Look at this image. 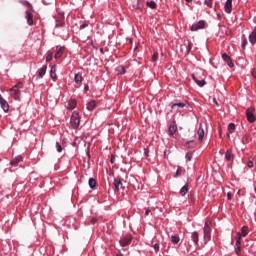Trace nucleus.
I'll return each mask as SVG.
<instances>
[{
  "label": "nucleus",
  "instance_id": "nucleus-1",
  "mask_svg": "<svg viewBox=\"0 0 256 256\" xmlns=\"http://www.w3.org/2000/svg\"><path fill=\"white\" fill-rule=\"evenodd\" d=\"M21 89H23V82H18L10 89L11 96L15 101H21Z\"/></svg>",
  "mask_w": 256,
  "mask_h": 256
},
{
  "label": "nucleus",
  "instance_id": "nucleus-2",
  "mask_svg": "<svg viewBox=\"0 0 256 256\" xmlns=\"http://www.w3.org/2000/svg\"><path fill=\"white\" fill-rule=\"evenodd\" d=\"M70 124L72 129H79V125H81V118L79 117L78 112H73L70 118Z\"/></svg>",
  "mask_w": 256,
  "mask_h": 256
},
{
  "label": "nucleus",
  "instance_id": "nucleus-3",
  "mask_svg": "<svg viewBox=\"0 0 256 256\" xmlns=\"http://www.w3.org/2000/svg\"><path fill=\"white\" fill-rule=\"evenodd\" d=\"M132 242L133 235L131 234H126L119 240V244L121 247H129V245H131Z\"/></svg>",
  "mask_w": 256,
  "mask_h": 256
},
{
  "label": "nucleus",
  "instance_id": "nucleus-4",
  "mask_svg": "<svg viewBox=\"0 0 256 256\" xmlns=\"http://www.w3.org/2000/svg\"><path fill=\"white\" fill-rule=\"evenodd\" d=\"M203 233L204 245H207L211 241V227H209V224L205 223Z\"/></svg>",
  "mask_w": 256,
  "mask_h": 256
},
{
  "label": "nucleus",
  "instance_id": "nucleus-5",
  "mask_svg": "<svg viewBox=\"0 0 256 256\" xmlns=\"http://www.w3.org/2000/svg\"><path fill=\"white\" fill-rule=\"evenodd\" d=\"M145 0H131V6L134 9H138L141 11L144 7Z\"/></svg>",
  "mask_w": 256,
  "mask_h": 256
},
{
  "label": "nucleus",
  "instance_id": "nucleus-6",
  "mask_svg": "<svg viewBox=\"0 0 256 256\" xmlns=\"http://www.w3.org/2000/svg\"><path fill=\"white\" fill-rule=\"evenodd\" d=\"M33 11L35 10H26L25 11V18H26V21H27V25H29L30 27H32L33 25Z\"/></svg>",
  "mask_w": 256,
  "mask_h": 256
},
{
  "label": "nucleus",
  "instance_id": "nucleus-7",
  "mask_svg": "<svg viewBox=\"0 0 256 256\" xmlns=\"http://www.w3.org/2000/svg\"><path fill=\"white\" fill-rule=\"evenodd\" d=\"M199 29H205V20H200L197 24H193L190 31H199Z\"/></svg>",
  "mask_w": 256,
  "mask_h": 256
},
{
  "label": "nucleus",
  "instance_id": "nucleus-8",
  "mask_svg": "<svg viewBox=\"0 0 256 256\" xmlns=\"http://www.w3.org/2000/svg\"><path fill=\"white\" fill-rule=\"evenodd\" d=\"M246 117H247L248 123H255L256 117H255V114H253V109L248 108L246 110Z\"/></svg>",
  "mask_w": 256,
  "mask_h": 256
},
{
  "label": "nucleus",
  "instance_id": "nucleus-9",
  "mask_svg": "<svg viewBox=\"0 0 256 256\" xmlns=\"http://www.w3.org/2000/svg\"><path fill=\"white\" fill-rule=\"evenodd\" d=\"M224 11L228 15H231V13L233 11V0H226V3L224 5Z\"/></svg>",
  "mask_w": 256,
  "mask_h": 256
},
{
  "label": "nucleus",
  "instance_id": "nucleus-10",
  "mask_svg": "<svg viewBox=\"0 0 256 256\" xmlns=\"http://www.w3.org/2000/svg\"><path fill=\"white\" fill-rule=\"evenodd\" d=\"M63 53H65V46H56L54 59H61V57H63Z\"/></svg>",
  "mask_w": 256,
  "mask_h": 256
},
{
  "label": "nucleus",
  "instance_id": "nucleus-11",
  "mask_svg": "<svg viewBox=\"0 0 256 256\" xmlns=\"http://www.w3.org/2000/svg\"><path fill=\"white\" fill-rule=\"evenodd\" d=\"M197 135H198V141H200V143H203V139L205 138V129H203V124H199Z\"/></svg>",
  "mask_w": 256,
  "mask_h": 256
},
{
  "label": "nucleus",
  "instance_id": "nucleus-12",
  "mask_svg": "<svg viewBox=\"0 0 256 256\" xmlns=\"http://www.w3.org/2000/svg\"><path fill=\"white\" fill-rule=\"evenodd\" d=\"M222 59L227 63L228 67L233 68L235 67V64H233V60L231 59V56H229L227 53L222 54Z\"/></svg>",
  "mask_w": 256,
  "mask_h": 256
},
{
  "label": "nucleus",
  "instance_id": "nucleus-13",
  "mask_svg": "<svg viewBox=\"0 0 256 256\" xmlns=\"http://www.w3.org/2000/svg\"><path fill=\"white\" fill-rule=\"evenodd\" d=\"M0 107L3 109L4 113L9 112V103L0 94Z\"/></svg>",
  "mask_w": 256,
  "mask_h": 256
},
{
  "label": "nucleus",
  "instance_id": "nucleus-14",
  "mask_svg": "<svg viewBox=\"0 0 256 256\" xmlns=\"http://www.w3.org/2000/svg\"><path fill=\"white\" fill-rule=\"evenodd\" d=\"M175 133H177V123L175 121H173L169 125L168 135H170V137H173V135H175Z\"/></svg>",
  "mask_w": 256,
  "mask_h": 256
},
{
  "label": "nucleus",
  "instance_id": "nucleus-15",
  "mask_svg": "<svg viewBox=\"0 0 256 256\" xmlns=\"http://www.w3.org/2000/svg\"><path fill=\"white\" fill-rule=\"evenodd\" d=\"M120 189H125V187H123V182L121 181V179L119 177H116L114 178V190L120 191Z\"/></svg>",
  "mask_w": 256,
  "mask_h": 256
},
{
  "label": "nucleus",
  "instance_id": "nucleus-16",
  "mask_svg": "<svg viewBox=\"0 0 256 256\" xmlns=\"http://www.w3.org/2000/svg\"><path fill=\"white\" fill-rule=\"evenodd\" d=\"M192 79L198 87H205V85H207V82L203 79L199 80V77H197L196 74H192Z\"/></svg>",
  "mask_w": 256,
  "mask_h": 256
},
{
  "label": "nucleus",
  "instance_id": "nucleus-17",
  "mask_svg": "<svg viewBox=\"0 0 256 256\" xmlns=\"http://www.w3.org/2000/svg\"><path fill=\"white\" fill-rule=\"evenodd\" d=\"M23 161V156L21 155H18L16 156L15 158H13L11 161H10V165L12 167H17V165H19V163H21Z\"/></svg>",
  "mask_w": 256,
  "mask_h": 256
},
{
  "label": "nucleus",
  "instance_id": "nucleus-18",
  "mask_svg": "<svg viewBox=\"0 0 256 256\" xmlns=\"http://www.w3.org/2000/svg\"><path fill=\"white\" fill-rule=\"evenodd\" d=\"M45 73H47V65H43L36 76V79H43L45 77Z\"/></svg>",
  "mask_w": 256,
  "mask_h": 256
},
{
  "label": "nucleus",
  "instance_id": "nucleus-19",
  "mask_svg": "<svg viewBox=\"0 0 256 256\" xmlns=\"http://www.w3.org/2000/svg\"><path fill=\"white\" fill-rule=\"evenodd\" d=\"M225 159L226 161H230V162L235 161V154H233L232 150H227L225 152Z\"/></svg>",
  "mask_w": 256,
  "mask_h": 256
},
{
  "label": "nucleus",
  "instance_id": "nucleus-20",
  "mask_svg": "<svg viewBox=\"0 0 256 256\" xmlns=\"http://www.w3.org/2000/svg\"><path fill=\"white\" fill-rule=\"evenodd\" d=\"M235 253L236 255H240L241 253V236L237 237L236 244H235Z\"/></svg>",
  "mask_w": 256,
  "mask_h": 256
},
{
  "label": "nucleus",
  "instance_id": "nucleus-21",
  "mask_svg": "<svg viewBox=\"0 0 256 256\" xmlns=\"http://www.w3.org/2000/svg\"><path fill=\"white\" fill-rule=\"evenodd\" d=\"M50 77L53 81H57V66L53 65L50 69Z\"/></svg>",
  "mask_w": 256,
  "mask_h": 256
},
{
  "label": "nucleus",
  "instance_id": "nucleus-22",
  "mask_svg": "<svg viewBox=\"0 0 256 256\" xmlns=\"http://www.w3.org/2000/svg\"><path fill=\"white\" fill-rule=\"evenodd\" d=\"M191 240L193 241L194 245H199V232L197 231L192 232Z\"/></svg>",
  "mask_w": 256,
  "mask_h": 256
},
{
  "label": "nucleus",
  "instance_id": "nucleus-23",
  "mask_svg": "<svg viewBox=\"0 0 256 256\" xmlns=\"http://www.w3.org/2000/svg\"><path fill=\"white\" fill-rule=\"evenodd\" d=\"M74 81L76 85H81L83 83V75L81 73L75 74Z\"/></svg>",
  "mask_w": 256,
  "mask_h": 256
},
{
  "label": "nucleus",
  "instance_id": "nucleus-24",
  "mask_svg": "<svg viewBox=\"0 0 256 256\" xmlns=\"http://www.w3.org/2000/svg\"><path fill=\"white\" fill-rule=\"evenodd\" d=\"M249 41L252 45H255V43H256V27L253 29V31L249 35Z\"/></svg>",
  "mask_w": 256,
  "mask_h": 256
},
{
  "label": "nucleus",
  "instance_id": "nucleus-25",
  "mask_svg": "<svg viewBox=\"0 0 256 256\" xmlns=\"http://www.w3.org/2000/svg\"><path fill=\"white\" fill-rule=\"evenodd\" d=\"M77 107V100L72 99L68 102L67 109H70V111H73Z\"/></svg>",
  "mask_w": 256,
  "mask_h": 256
},
{
  "label": "nucleus",
  "instance_id": "nucleus-26",
  "mask_svg": "<svg viewBox=\"0 0 256 256\" xmlns=\"http://www.w3.org/2000/svg\"><path fill=\"white\" fill-rule=\"evenodd\" d=\"M96 107H97V102H96L95 100H91V101L87 104V110H88V111H93Z\"/></svg>",
  "mask_w": 256,
  "mask_h": 256
},
{
  "label": "nucleus",
  "instance_id": "nucleus-27",
  "mask_svg": "<svg viewBox=\"0 0 256 256\" xmlns=\"http://www.w3.org/2000/svg\"><path fill=\"white\" fill-rule=\"evenodd\" d=\"M189 193V184L186 183L181 189H180V195L182 197H185V194Z\"/></svg>",
  "mask_w": 256,
  "mask_h": 256
},
{
  "label": "nucleus",
  "instance_id": "nucleus-28",
  "mask_svg": "<svg viewBox=\"0 0 256 256\" xmlns=\"http://www.w3.org/2000/svg\"><path fill=\"white\" fill-rule=\"evenodd\" d=\"M185 147L187 149H195V147H197V143H195L193 140H190L186 142Z\"/></svg>",
  "mask_w": 256,
  "mask_h": 256
},
{
  "label": "nucleus",
  "instance_id": "nucleus-29",
  "mask_svg": "<svg viewBox=\"0 0 256 256\" xmlns=\"http://www.w3.org/2000/svg\"><path fill=\"white\" fill-rule=\"evenodd\" d=\"M88 185L90 189H95V187H97V180H95L94 178H90L88 180Z\"/></svg>",
  "mask_w": 256,
  "mask_h": 256
},
{
  "label": "nucleus",
  "instance_id": "nucleus-30",
  "mask_svg": "<svg viewBox=\"0 0 256 256\" xmlns=\"http://www.w3.org/2000/svg\"><path fill=\"white\" fill-rule=\"evenodd\" d=\"M21 5H25V7H28V10L33 11V5L29 3L27 0H20Z\"/></svg>",
  "mask_w": 256,
  "mask_h": 256
},
{
  "label": "nucleus",
  "instance_id": "nucleus-31",
  "mask_svg": "<svg viewBox=\"0 0 256 256\" xmlns=\"http://www.w3.org/2000/svg\"><path fill=\"white\" fill-rule=\"evenodd\" d=\"M55 27H65V18L57 19Z\"/></svg>",
  "mask_w": 256,
  "mask_h": 256
},
{
  "label": "nucleus",
  "instance_id": "nucleus-32",
  "mask_svg": "<svg viewBox=\"0 0 256 256\" xmlns=\"http://www.w3.org/2000/svg\"><path fill=\"white\" fill-rule=\"evenodd\" d=\"M179 241H181V238H179V235L171 236V243H173V245H177L179 243Z\"/></svg>",
  "mask_w": 256,
  "mask_h": 256
},
{
  "label": "nucleus",
  "instance_id": "nucleus-33",
  "mask_svg": "<svg viewBox=\"0 0 256 256\" xmlns=\"http://www.w3.org/2000/svg\"><path fill=\"white\" fill-rule=\"evenodd\" d=\"M242 237H247L249 235V227L243 226L241 229Z\"/></svg>",
  "mask_w": 256,
  "mask_h": 256
},
{
  "label": "nucleus",
  "instance_id": "nucleus-34",
  "mask_svg": "<svg viewBox=\"0 0 256 256\" xmlns=\"http://www.w3.org/2000/svg\"><path fill=\"white\" fill-rule=\"evenodd\" d=\"M183 173H185V170L182 169L181 166H178L174 177H181V175H183Z\"/></svg>",
  "mask_w": 256,
  "mask_h": 256
},
{
  "label": "nucleus",
  "instance_id": "nucleus-35",
  "mask_svg": "<svg viewBox=\"0 0 256 256\" xmlns=\"http://www.w3.org/2000/svg\"><path fill=\"white\" fill-rule=\"evenodd\" d=\"M228 133H235V123L228 124Z\"/></svg>",
  "mask_w": 256,
  "mask_h": 256
},
{
  "label": "nucleus",
  "instance_id": "nucleus-36",
  "mask_svg": "<svg viewBox=\"0 0 256 256\" xmlns=\"http://www.w3.org/2000/svg\"><path fill=\"white\" fill-rule=\"evenodd\" d=\"M204 5L209 7V9H213V0H204Z\"/></svg>",
  "mask_w": 256,
  "mask_h": 256
},
{
  "label": "nucleus",
  "instance_id": "nucleus-37",
  "mask_svg": "<svg viewBox=\"0 0 256 256\" xmlns=\"http://www.w3.org/2000/svg\"><path fill=\"white\" fill-rule=\"evenodd\" d=\"M147 7H149L150 9H157V4L155 3V1H150L147 2Z\"/></svg>",
  "mask_w": 256,
  "mask_h": 256
},
{
  "label": "nucleus",
  "instance_id": "nucleus-38",
  "mask_svg": "<svg viewBox=\"0 0 256 256\" xmlns=\"http://www.w3.org/2000/svg\"><path fill=\"white\" fill-rule=\"evenodd\" d=\"M176 107H180L181 109H183V107H185V103H174L172 104L171 109H175Z\"/></svg>",
  "mask_w": 256,
  "mask_h": 256
},
{
  "label": "nucleus",
  "instance_id": "nucleus-39",
  "mask_svg": "<svg viewBox=\"0 0 256 256\" xmlns=\"http://www.w3.org/2000/svg\"><path fill=\"white\" fill-rule=\"evenodd\" d=\"M117 71H118V75H125L126 73L124 66H119Z\"/></svg>",
  "mask_w": 256,
  "mask_h": 256
},
{
  "label": "nucleus",
  "instance_id": "nucleus-40",
  "mask_svg": "<svg viewBox=\"0 0 256 256\" xmlns=\"http://www.w3.org/2000/svg\"><path fill=\"white\" fill-rule=\"evenodd\" d=\"M157 59H159V53L154 52L152 55V62L155 63L157 61Z\"/></svg>",
  "mask_w": 256,
  "mask_h": 256
},
{
  "label": "nucleus",
  "instance_id": "nucleus-41",
  "mask_svg": "<svg viewBox=\"0 0 256 256\" xmlns=\"http://www.w3.org/2000/svg\"><path fill=\"white\" fill-rule=\"evenodd\" d=\"M185 157H186V161H191V159H193V153L187 152Z\"/></svg>",
  "mask_w": 256,
  "mask_h": 256
},
{
  "label": "nucleus",
  "instance_id": "nucleus-42",
  "mask_svg": "<svg viewBox=\"0 0 256 256\" xmlns=\"http://www.w3.org/2000/svg\"><path fill=\"white\" fill-rule=\"evenodd\" d=\"M46 61H47V62L53 61V53L50 52V53L47 54V56H46Z\"/></svg>",
  "mask_w": 256,
  "mask_h": 256
},
{
  "label": "nucleus",
  "instance_id": "nucleus-43",
  "mask_svg": "<svg viewBox=\"0 0 256 256\" xmlns=\"http://www.w3.org/2000/svg\"><path fill=\"white\" fill-rule=\"evenodd\" d=\"M56 149L58 153H61V151H63V147L61 146V144L59 142H56Z\"/></svg>",
  "mask_w": 256,
  "mask_h": 256
},
{
  "label": "nucleus",
  "instance_id": "nucleus-44",
  "mask_svg": "<svg viewBox=\"0 0 256 256\" xmlns=\"http://www.w3.org/2000/svg\"><path fill=\"white\" fill-rule=\"evenodd\" d=\"M247 39H244L242 42V49L245 50V47H247Z\"/></svg>",
  "mask_w": 256,
  "mask_h": 256
},
{
  "label": "nucleus",
  "instance_id": "nucleus-45",
  "mask_svg": "<svg viewBox=\"0 0 256 256\" xmlns=\"http://www.w3.org/2000/svg\"><path fill=\"white\" fill-rule=\"evenodd\" d=\"M87 27H89L88 23H83V24L80 25V29H85Z\"/></svg>",
  "mask_w": 256,
  "mask_h": 256
},
{
  "label": "nucleus",
  "instance_id": "nucleus-46",
  "mask_svg": "<svg viewBox=\"0 0 256 256\" xmlns=\"http://www.w3.org/2000/svg\"><path fill=\"white\" fill-rule=\"evenodd\" d=\"M171 153L169 150L164 151V158L167 159L168 155Z\"/></svg>",
  "mask_w": 256,
  "mask_h": 256
},
{
  "label": "nucleus",
  "instance_id": "nucleus-47",
  "mask_svg": "<svg viewBox=\"0 0 256 256\" xmlns=\"http://www.w3.org/2000/svg\"><path fill=\"white\" fill-rule=\"evenodd\" d=\"M247 166L249 167V169H253V161L252 160L248 161Z\"/></svg>",
  "mask_w": 256,
  "mask_h": 256
},
{
  "label": "nucleus",
  "instance_id": "nucleus-48",
  "mask_svg": "<svg viewBox=\"0 0 256 256\" xmlns=\"http://www.w3.org/2000/svg\"><path fill=\"white\" fill-rule=\"evenodd\" d=\"M144 155H145V157H149V150H148V148H144Z\"/></svg>",
  "mask_w": 256,
  "mask_h": 256
},
{
  "label": "nucleus",
  "instance_id": "nucleus-49",
  "mask_svg": "<svg viewBox=\"0 0 256 256\" xmlns=\"http://www.w3.org/2000/svg\"><path fill=\"white\" fill-rule=\"evenodd\" d=\"M153 248L156 251V253H158V251H159V244H154Z\"/></svg>",
  "mask_w": 256,
  "mask_h": 256
},
{
  "label": "nucleus",
  "instance_id": "nucleus-50",
  "mask_svg": "<svg viewBox=\"0 0 256 256\" xmlns=\"http://www.w3.org/2000/svg\"><path fill=\"white\" fill-rule=\"evenodd\" d=\"M252 77H254V79H256V68H254V69L252 70Z\"/></svg>",
  "mask_w": 256,
  "mask_h": 256
},
{
  "label": "nucleus",
  "instance_id": "nucleus-51",
  "mask_svg": "<svg viewBox=\"0 0 256 256\" xmlns=\"http://www.w3.org/2000/svg\"><path fill=\"white\" fill-rule=\"evenodd\" d=\"M231 197H232L231 192H228V193H227V200H228V201H231Z\"/></svg>",
  "mask_w": 256,
  "mask_h": 256
},
{
  "label": "nucleus",
  "instance_id": "nucleus-52",
  "mask_svg": "<svg viewBox=\"0 0 256 256\" xmlns=\"http://www.w3.org/2000/svg\"><path fill=\"white\" fill-rule=\"evenodd\" d=\"M150 213H151V210H150L149 208L146 209V211H145V216L147 217Z\"/></svg>",
  "mask_w": 256,
  "mask_h": 256
},
{
  "label": "nucleus",
  "instance_id": "nucleus-53",
  "mask_svg": "<svg viewBox=\"0 0 256 256\" xmlns=\"http://www.w3.org/2000/svg\"><path fill=\"white\" fill-rule=\"evenodd\" d=\"M91 223H92V225H95V223H97V218H92Z\"/></svg>",
  "mask_w": 256,
  "mask_h": 256
},
{
  "label": "nucleus",
  "instance_id": "nucleus-54",
  "mask_svg": "<svg viewBox=\"0 0 256 256\" xmlns=\"http://www.w3.org/2000/svg\"><path fill=\"white\" fill-rule=\"evenodd\" d=\"M110 163H115V156H111Z\"/></svg>",
  "mask_w": 256,
  "mask_h": 256
},
{
  "label": "nucleus",
  "instance_id": "nucleus-55",
  "mask_svg": "<svg viewBox=\"0 0 256 256\" xmlns=\"http://www.w3.org/2000/svg\"><path fill=\"white\" fill-rule=\"evenodd\" d=\"M84 91H89V85L86 84V85L84 86Z\"/></svg>",
  "mask_w": 256,
  "mask_h": 256
},
{
  "label": "nucleus",
  "instance_id": "nucleus-56",
  "mask_svg": "<svg viewBox=\"0 0 256 256\" xmlns=\"http://www.w3.org/2000/svg\"><path fill=\"white\" fill-rule=\"evenodd\" d=\"M100 53L101 55H105V51L103 50V48H100Z\"/></svg>",
  "mask_w": 256,
  "mask_h": 256
},
{
  "label": "nucleus",
  "instance_id": "nucleus-57",
  "mask_svg": "<svg viewBox=\"0 0 256 256\" xmlns=\"http://www.w3.org/2000/svg\"><path fill=\"white\" fill-rule=\"evenodd\" d=\"M213 103H215V105H219V103L217 102V99H213Z\"/></svg>",
  "mask_w": 256,
  "mask_h": 256
},
{
  "label": "nucleus",
  "instance_id": "nucleus-58",
  "mask_svg": "<svg viewBox=\"0 0 256 256\" xmlns=\"http://www.w3.org/2000/svg\"><path fill=\"white\" fill-rule=\"evenodd\" d=\"M188 51H191V43L188 44Z\"/></svg>",
  "mask_w": 256,
  "mask_h": 256
},
{
  "label": "nucleus",
  "instance_id": "nucleus-59",
  "mask_svg": "<svg viewBox=\"0 0 256 256\" xmlns=\"http://www.w3.org/2000/svg\"><path fill=\"white\" fill-rule=\"evenodd\" d=\"M186 3H193V0H185Z\"/></svg>",
  "mask_w": 256,
  "mask_h": 256
},
{
  "label": "nucleus",
  "instance_id": "nucleus-60",
  "mask_svg": "<svg viewBox=\"0 0 256 256\" xmlns=\"http://www.w3.org/2000/svg\"><path fill=\"white\" fill-rule=\"evenodd\" d=\"M90 45H91L92 47H95V46L93 45V40L90 41Z\"/></svg>",
  "mask_w": 256,
  "mask_h": 256
},
{
  "label": "nucleus",
  "instance_id": "nucleus-61",
  "mask_svg": "<svg viewBox=\"0 0 256 256\" xmlns=\"http://www.w3.org/2000/svg\"><path fill=\"white\" fill-rule=\"evenodd\" d=\"M116 256H123V254L119 252L118 254H116Z\"/></svg>",
  "mask_w": 256,
  "mask_h": 256
},
{
  "label": "nucleus",
  "instance_id": "nucleus-62",
  "mask_svg": "<svg viewBox=\"0 0 256 256\" xmlns=\"http://www.w3.org/2000/svg\"><path fill=\"white\" fill-rule=\"evenodd\" d=\"M190 197H193V194H190Z\"/></svg>",
  "mask_w": 256,
  "mask_h": 256
},
{
  "label": "nucleus",
  "instance_id": "nucleus-63",
  "mask_svg": "<svg viewBox=\"0 0 256 256\" xmlns=\"http://www.w3.org/2000/svg\"><path fill=\"white\" fill-rule=\"evenodd\" d=\"M246 139H248V136H245Z\"/></svg>",
  "mask_w": 256,
  "mask_h": 256
},
{
  "label": "nucleus",
  "instance_id": "nucleus-64",
  "mask_svg": "<svg viewBox=\"0 0 256 256\" xmlns=\"http://www.w3.org/2000/svg\"><path fill=\"white\" fill-rule=\"evenodd\" d=\"M227 137H230L229 134H227Z\"/></svg>",
  "mask_w": 256,
  "mask_h": 256
}]
</instances>
